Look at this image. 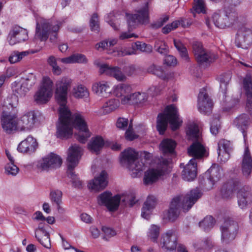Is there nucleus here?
<instances>
[{
    "mask_svg": "<svg viewBox=\"0 0 252 252\" xmlns=\"http://www.w3.org/2000/svg\"><path fill=\"white\" fill-rule=\"evenodd\" d=\"M155 47L156 50L161 54H165L168 52V48L165 43L162 41H157Z\"/></svg>",
    "mask_w": 252,
    "mask_h": 252,
    "instance_id": "obj_58",
    "label": "nucleus"
},
{
    "mask_svg": "<svg viewBox=\"0 0 252 252\" xmlns=\"http://www.w3.org/2000/svg\"><path fill=\"white\" fill-rule=\"evenodd\" d=\"M221 169L217 164H213L205 173V176L211 178L213 181L217 183L218 182L221 176Z\"/></svg>",
    "mask_w": 252,
    "mask_h": 252,
    "instance_id": "obj_42",
    "label": "nucleus"
},
{
    "mask_svg": "<svg viewBox=\"0 0 252 252\" xmlns=\"http://www.w3.org/2000/svg\"><path fill=\"white\" fill-rule=\"evenodd\" d=\"M134 93L127 94L125 97L121 99V103L123 105H133L135 104Z\"/></svg>",
    "mask_w": 252,
    "mask_h": 252,
    "instance_id": "obj_57",
    "label": "nucleus"
},
{
    "mask_svg": "<svg viewBox=\"0 0 252 252\" xmlns=\"http://www.w3.org/2000/svg\"><path fill=\"white\" fill-rule=\"evenodd\" d=\"M91 29L92 31L97 32L99 29V24L98 15L96 13H94L90 21Z\"/></svg>",
    "mask_w": 252,
    "mask_h": 252,
    "instance_id": "obj_54",
    "label": "nucleus"
},
{
    "mask_svg": "<svg viewBox=\"0 0 252 252\" xmlns=\"http://www.w3.org/2000/svg\"><path fill=\"white\" fill-rule=\"evenodd\" d=\"M174 44L176 48L180 53L181 56L185 60H187L188 59V54L187 48L179 40L174 39Z\"/></svg>",
    "mask_w": 252,
    "mask_h": 252,
    "instance_id": "obj_52",
    "label": "nucleus"
},
{
    "mask_svg": "<svg viewBox=\"0 0 252 252\" xmlns=\"http://www.w3.org/2000/svg\"><path fill=\"white\" fill-rule=\"evenodd\" d=\"M49 227V226L44 222L39 223L38 227L35 230V235L40 236V234H46L48 232L47 228Z\"/></svg>",
    "mask_w": 252,
    "mask_h": 252,
    "instance_id": "obj_62",
    "label": "nucleus"
},
{
    "mask_svg": "<svg viewBox=\"0 0 252 252\" xmlns=\"http://www.w3.org/2000/svg\"><path fill=\"white\" fill-rule=\"evenodd\" d=\"M126 17L128 26L130 29L135 28L139 24H148L150 21L148 2H146L142 7L135 10L134 14H127Z\"/></svg>",
    "mask_w": 252,
    "mask_h": 252,
    "instance_id": "obj_7",
    "label": "nucleus"
},
{
    "mask_svg": "<svg viewBox=\"0 0 252 252\" xmlns=\"http://www.w3.org/2000/svg\"><path fill=\"white\" fill-rule=\"evenodd\" d=\"M187 135L188 139L193 141V142L197 141L199 139H202L198 126L194 123H191L188 126L187 129Z\"/></svg>",
    "mask_w": 252,
    "mask_h": 252,
    "instance_id": "obj_41",
    "label": "nucleus"
},
{
    "mask_svg": "<svg viewBox=\"0 0 252 252\" xmlns=\"http://www.w3.org/2000/svg\"><path fill=\"white\" fill-rule=\"evenodd\" d=\"M212 18L216 27L223 29L232 25L236 21L237 15L232 9L225 7L215 12Z\"/></svg>",
    "mask_w": 252,
    "mask_h": 252,
    "instance_id": "obj_9",
    "label": "nucleus"
},
{
    "mask_svg": "<svg viewBox=\"0 0 252 252\" xmlns=\"http://www.w3.org/2000/svg\"><path fill=\"white\" fill-rule=\"evenodd\" d=\"M168 122L173 130L178 129L182 123V120L179 118L178 109L173 104L167 106L164 112L158 116L157 127L160 134L164 133Z\"/></svg>",
    "mask_w": 252,
    "mask_h": 252,
    "instance_id": "obj_3",
    "label": "nucleus"
},
{
    "mask_svg": "<svg viewBox=\"0 0 252 252\" xmlns=\"http://www.w3.org/2000/svg\"><path fill=\"white\" fill-rule=\"evenodd\" d=\"M195 13H205V5L204 0H194V5L192 8V11L195 17Z\"/></svg>",
    "mask_w": 252,
    "mask_h": 252,
    "instance_id": "obj_51",
    "label": "nucleus"
},
{
    "mask_svg": "<svg viewBox=\"0 0 252 252\" xmlns=\"http://www.w3.org/2000/svg\"><path fill=\"white\" fill-rule=\"evenodd\" d=\"M188 153L189 156L192 157L195 161L197 159L207 156L206 150L202 143V139L193 141L188 148Z\"/></svg>",
    "mask_w": 252,
    "mask_h": 252,
    "instance_id": "obj_24",
    "label": "nucleus"
},
{
    "mask_svg": "<svg viewBox=\"0 0 252 252\" xmlns=\"http://www.w3.org/2000/svg\"><path fill=\"white\" fill-rule=\"evenodd\" d=\"M120 106V101L116 98H112L108 100L102 106L103 113H110L117 109Z\"/></svg>",
    "mask_w": 252,
    "mask_h": 252,
    "instance_id": "obj_44",
    "label": "nucleus"
},
{
    "mask_svg": "<svg viewBox=\"0 0 252 252\" xmlns=\"http://www.w3.org/2000/svg\"><path fill=\"white\" fill-rule=\"evenodd\" d=\"M35 238L45 248L50 249L51 247V241L49 236V233L46 232V234H40V236L35 235Z\"/></svg>",
    "mask_w": 252,
    "mask_h": 252,
    "instance_id": "obj_50",
    "label": "nucleus"
},
{
    "mask_svg": "<svg viewBox=\"0 0 252 252\" xmlns=\"http://www.w3.org/2000/svg\"><path fill=\"white\" fill-rule=\"evenodd\" d=\"M37 147L38 143L36 139L29 135L19 143L17 150L21 153L31 154L34 153Z\"/></svg>",
    "mask_w": 252,
    "mask_h": 252,
    "instance_id": "obj_25",
    "label": "nucleus"
},
{
    "mask_svg": "<svg viewBox=\"0 0 252 252\" xmlns=\"http://www.w3.org/2000/svg\"><path fill=\"white\" fill-rule=\"evenodd\" d=\"M138 153L132 148L126 149L120 155V162L130 172L132 178L137 177L145 169L144 163L138 158Z\"/></svg>",
    "mask_w": 252,
    "mask_h": 252,
    "instance_id": "obj_4",
    "label": "nucleus"
},
{
    "mask_svg": "<svg viewBox=\"0 0 252 252\" xmlns=\"http://www.w3.org/2000/svg\"><path fill=\"white\" fill-rule=\"evenodd\" d=\"M215 221L213 218L211 216H207L203 220L199 223V227L207 231L210 228L213 227L214 225Z\"/></svg>",
    "mask_w": 252,
    "mask_h": 252,
    "instance_id": "obj_49",
    "label": "nucleus"
},
{
    "mask_svg": "<svg viewBox=\"0 0 252 252\" xmlns=\"http://www.w3.org/2000/svg\"><path fill=\"white\" fill-rule=\"evenodd\" d=\"M61 24V22H57L55 24L52 25V29L50 31L51 36L50 39L52 42H54L56 41L57 38V34L56 32L59 30L60 28V25Z\"/></svg>",
    "mask_w": 252,
    "mask_h": 252,
    "instance_id": "obj_60",
    "label": "nucleus"
},
{
    "mask_svg": "<svg viewBox=\"0 0 252 252\" xmlns=\"http://www.w3.org/2000/svg\"><path fill=\"white\" fill-rule=\"evenodd\" d=\"M5 172L8 175L15 176L19 172V168L14 163L10 162L6 165Z\"/></svg>",
    "mask_w": 252,
    "mask_h": 252,
    "instance_id": "obj_56",
    "label": "nucleus"
},
{
    "mask_svg": "<svg viewBox=\"0 0 252 252\" xmlns=\"http://www.w3.org/2000/svg\"><path fill=\"white\" fill-rule=\"evenodd\" d=\"M73 95L76 98L87 97L89 93L86 87L80 85L73 89Z\"/></svg>",
    "mask_w": 252,
    "mask_h": 252,
    "instance_id": "obj_46",
    "label": "nucleus"
},
{
    "mask_svg": "<svg viewBox=\"0 0 252 252\" xmlns=\"http://www.w3.org/2000/svg\"><path fill=\"white\" fill-rule=\"evenodd\" d=\"M37 120V116L33 111L29 112L18 119V130L28 131L33 128Z\"/></svg>",
    "mask_w": 252,
    "mask_h": 252,
    "instance_id": "obj_21",
    "label": "nucleus"
},
{
    "mask_svg": "<svg viewBox=\"0 0 252 252\" xmlns=\"http://www.w3.org/2000/svg\"><path fill=\"white\" fill-rule=\"evenodd\" d=\"M231 78V74L227 73L220 75L219 80L220 83V90L221 92L225 94L227 90V86Z\"/></svg>",
    "mask_w": 252,
    "mask_h": 252,
    "instance_id": "obj_45",
    "label": "nucleus"
},
{
    "mask_svg": "<svg viewBox=\"0 0 252 252\" xmlns=\"http://www.w3.org/2000/svg\"><path fill=\"white\" fill-rule=\"evenodd\" d=\"M105 144L104 139L100 136H96L91 138L88 144L90 151L97 155Z\"/></svg>",
    "mask_w": 252,
    "mask_h": 252,
    "instance_id": "obj_34",
    "label": "nucleus"
},
{
    "mask_svg": "<svg viewBox=\"0 0 252 252\" xmlns=\"http://www.w3.org/2000/svg\"><path fill=\"white\" fill-rule=\"evenodd\" d=\"M164 63L168 66H174L177 64V61L174 56L172 55H168L165 57Z\"/></svg>",
    "mask_w": 252,
    "mask_h": 252,
    "instance_id": "obj_64",
    "label": "nucleus"
},
{
    "mask_svg": "<svg viewBox=\"0 0 252 252\" xmlns=\"http://www.w3.org/2000/svg\"><path fill=\"white\" fill-rule=\"evenodd\" d=\"M136 50L141 52H150L152 51V47L144 42L137 41L132 45V49H124L118 52V55L124 56L136 54Z\"/></svg>",
    "mask_w": 252,
    "mask_h": 252,
    "instance_id": "obj_29",
    "label": "nucleus"
},
{
    "mask_svg": "<svg viewBox=\"0 0 252 252\" xmlns=\"http://www.w3.org/2000/svg\"><path fill=\"white\" fill-rule=\"evenodd\" d=\"M52 25L49 20L41 19L37 21L35 39L39 40L41 41L47 40L52 29Z\"/></svg>",
    "mask_w": 252,
    "mask_h": 252,
    "instance_id": "obj_17",
    "label": "nucleus"
},
{
    "mask_svg": "<svg viewBox=\"0 0 252 252\" xmlns=\"http://www.w3.org/2000/svg\"><path fill=\"white\" fill-rule=\"evenodd\" d=\"M156 204V199L154 196H149L144 202L142 208V217L148 220L150 218L152 210L155 208Z\"/></svg>",
    "mask_w": 252,
    "mask_h": 252,
    "instance_id": "obj_35",
    "label": "nucleus"
},
{
    "mask_svg": "<svg viewBox=\"0 0 252 252\" xmlns=\"http://www.w3.org/2000/svg\"><path fill=\"white\" fill-rule=\"evenodd\" d=\"M83 150L79 145L74 144L69 149L68 152L67 162V176L71 179L73 186L76 188H81L83 183L79 180L73 172V169L77 166L78 161L81 158Z\"/></svg>",
    "mask_w": 252,
    "mask_h": 252,
    "instance_id": "obj_5",
    "label": "nucleus"
},
{
    "mask_svg": "<svg viewBox=\"0 0 252 252\" xmlns=\"http://www.w3.org/2000/svg\"><path fill=\"white\" fill-rule=\"evenodd\" d=\"M170 162L169 159H162L156 168L150 169L146 171L143 178L144 184L149 186L157 182L160 176L168 170Z\"/></svg>",
    "mask_w": 252,
    "mask_h": 252,
    "instance_id": "obj_8",
    "label": "nucleus"
},
{
    "mask_svg": "<svg viewBox=\"0 0 252 252\" xmlns=\"http://www.w3.org/2000/svg\"><path fill=\"white\" fill-rule=\"evenodd\" d=\"M197 175V162L194 158H191L184 167L182 172V178L187 181L194 180Z\"/></svg>",
    "mask_w": 252,
    "mask_h": 252,
    "instance_id": "obj_26",
    "label": "nucleus"
},
{
    "mask_svg": "<svg viewBox=\"0 0 252 252\" xmlns=\"http://www.w3.org/2000/svg\"><path fill=\"white\" fill-rule=\"evenodd\" d=\"M192 49L195 59L200 64L212 62L217 58L215 53L204 50L200 42L193 43Z\"/></svg>",
    "mask_w": 252,
    "mask_h": 252,
    "instance_id": "obj_14",
    "label": "nucleus"
},
{
    "mask_svg": "<svg viewBox=\"0 0 252 252\" xmlns=\"http://www.w3.org/2000/svg\"><path fill=\"white\" fill-rule=\"evenodd\" d=\"M242 168L243 176L246 178H249L252 171V159L247 147L245 149Z\"/></svg>",
    "mask_w": 252,
    "mask_h": 252,
    "instance_id": "obj_33",
    "label": "nucleus"
},
{
    "mask_svg": "<svg viewBox=\"0 0 252 252\" xmlns=\"http://www.w3.org/2000/svg\"><path fill=\"white\" fill-rule=\"evenodd\" d=\"M232 150V144L229 141L221 139L218 143V158L222 162H225L230 157L229 152Z\"/></svg>",
    "mask_w": 252,
    "mask_h": 252,
    "instance_id": "obj_27",
    "label": "nucleus"
},
{
    "mask_svg": "<svg viewBox=\"0 0 252 252\" xmlns=\"http://www.w3.org/2000/svg\"><path fill=\"white\" fill-rule=\"evenodd\" d=\"M59 60L64 63H85L88 62L86 56L81 54H74L68 57Z\"/></svg>",
    "mask_w": 252,
    "mask_h": 252,
    "instance_id": "obj_40",
    "label": "nucleus"
},
{
    "mask_svg": "<svg viewBox=\"0 0 252 252\" xmlns=\"http://www.w3.org/2000/svg\"><path fill=\"white\" fill-rule=\"evenodd\" d=\"M176 143L175 141L171 139L163 140L160 144V149L162 153L166 154H173Z\"/></svg>",
    "mask_w": 252,
    "mask_h": 252,
    "instance_id": "obj_38",
    "label": "nucleus"
},
{
    "mask_svg": "<svg viewBox=\"0 0 252 252\" xmlns=\"http://www.w3.org/2000/svg\"><path fill=\"white\" fill-rule=\"evenodd\" d=\"M28 38L27 30L19 26L13 27L8 35L7 40L10 45L24 42Z\"/></svg>",
    "mask_w": 252,
    "mask_h": 252,
    "instance_id": "obj_20",
    "label": "nucleus"
},
{
    "mask_svg": "<svg viewBox=\"0 0 252 252\" xmlns=\"http://www.w3.org/2000/svg\"><path fill=\"white\" fill-rule=\"evenodd\" d=\"M200 183L205 189L210 190L213 189L216 182L213 181L211 178L206 177L204 174L200 180Z\"/></svg>",
    "mask_w": 252,
    "mask_h": 252,
    "instance_id": "obj_53",
    "label": "nucleus"
},
{
    "mask_svg": "<svg viewBox=\"0 0 252 252\" xmlns=\"http://www.w3.org/2000/svg\"><path fill=\"white\" fill-rule=\"evenodd\" d=\"M1 125L3 130L11 134L18 130V119L15 115L3 112L0 118Z\"/></svg>",
    "mask_w": 252,
    "mask_h": 252,
    "instance_id": "obj_18",
    "label": "nucleus"
},
{
    "mask_svg": "<svg viewBox=\"0 0 252 252\" xmlns=\"http://www.w3.org/2000/svg\"><path fill=\"white\" fill-rule=\"evenodd\" d=\"M135 103V104H141L145 102L148 99V94L147 93L139 92L134 93Z\"/></svg>",
    "mask_w": 252,
    "mask_h": 252,
    "instance_id": "obj_55",
    "label": "nucleus"
},
{
    "mask_svg": "<svg viewBox=\"0 0 252 252\" xmlns=\"http://www.w3.org/2000/svg\"><path fill=\"white\" fill-rule=\"evenodd\" d=\"M243 88L247 96L246 109L252 116V79L250 75L244 78Z\"/></svg>",
    "mask_w": 252,
    "mask_h": 252,
    "instance_id": "obj_30",
    "label": "nucleus"
},
{
    "mask_svg": "<svg viewBox=\"0 0 252 252\" xmlns=\"http://www.w3.org/2000/svg\"><path fill=\"white\" fill-rule=\"evenodd\" d=\"M62 192L59 189H52L50 192V199L53 205H55L58 212L62 213L63 209L61 206L62 202Z\"/></svg>",
    "mask_w": 252,
    "mask_h": 252,
    "instance_id": "obj_37",
    "label": "nucleus"
},
{
    "mask_svg": "<svg viewBox=\"0 0 252 252\" xmlns=\"http://www.w3.org/2000/svg\"><path fill=\"white\" fill-rule=\"evenodd\" d=\"M202 192L198 188L190 190L186 195H180L174 197L170 204L167 214L168 220L175 221L179 216L181 209L188 212L202 196Z\"/></svg>",
    "mask_w": 252,
    "mask_h": 252,
    "instance_id": "obj_2",
    "label": "nucleus"
},
{
    "mask_svg": "<svg viewBox=\"0 0 252 252\" xmlns=\"http://www.w3.org/2000/svg\"><path fill=\"white\" fill-rule=\"evenodd\" d=\"M239 183H236L229 182L224 185L221 191V195L223 198L228 199L231 198L233 195L234 191L238 189Z\"/></svg>",
    "mask_w": 252,
    "mask_h": 252,
    "instance_id": "obj_43",
    "label": "nucleus"
},
{
    "mask_svg": "<svg viewBox=\"0 0 252 252\" xmlns=\"http://www.w3.org/2000/svg\"><path fill=\"white\" fill-rule=\"evenodd\" d=\"M147 71L163 80H167L169 77V74L166 72L161 66L155 64H152L150 65L147 68Z\"/></svg>",
    "mask_w": 252,
    "mask_h": 252,
    "instance_id": "obj_39",
    "label": "nucleus"
},
{
    "mask_svg": "<svg viewBox=\"0 0 252 252\" xmlns=\"http://www.w3.org/2000/svg\"><path fill=\"white\" fill-rule=\"evenodd\" d=\"M237 47L248 49L252 43V31L245 27L240 28L237 32L235 41Z\"/></svg>",
    "mask_w": 252,
    "mask_h": 252,
    "instance_id": "obj_15",
    "label": "nucleus"
},
{
    "mask_svg": "<svg viewBox=\"0 0 252 252\" xmlns=\"http://www.w3.org/2000/svg\"><path fill=\"white\" fill-rule=\"evenodd\" d=\"M62 163V159L58 155L51 153L38 161L37 167L43 170H48L59 168Z\"/></svg>",
    "mask_w": 252,
    "mask_h": 252,
    "instance_id": "obj_16",
    "label": "nucleus"
},
{
    "mask_svg": "<svg viewBox=\"0 0 252 252\" xmlns=\"http://www.w3.org/2000/svg\"><path fill=\"white\" fill-rule=\"evenodd\" d=\"M131 86L126 83H119L115 85L113 88L114 95L121 98L125 97L127 94L131 93Z\"/></svg>",
    "mask_w": 252,
    "mask_h": 252,
    "instance_id": "obj_36",
    "label": "nucleus"
},
{
    "mask_svg": "<svg viewBox=\"0 0 252 252\" xmlns=\"http://www.w3.org/2000/svg\"><path fill=\"white\" fill-rule=\"evenodd\" d=\"M179 26V22L174 21L171 24H168L162 29V32L164 34L168 33L172 30L176 29Z\"/></svg>",
    "mask_w": 252,
    "mask_h": 252,
    "instance_id": "obj_63",
    "label": "nucleus"
},
{
    "mask_svg": "<svg viewBox=\"0 0 252 252\" xmlns=\"http://www.w3.org/2000/svg\"><path fill=\"white\" fill-rule=\"evenodd\" d=\"M213 102L205 89H202L198 94V108L202 113L208 114L211 112Z\"/></svg>",
    "mask_w": 252,
    "mask_h": 252,
    "instance_id": "obj_22",
    "label": "nucleus"
},
{
    "mask_svg": "<svg viewBox=\"0 0 252 252\" xmlns=\"http://www.w3.org/2000/svg\"><path fill=\"white\" fill-rule=\"evenodd\" d=\"M110 84V82L105 80L97 81L93 84L92 90L96 94L107 97L111 93Z\"/></svg>",
    "mask_w": 252,
    "mask_h": 252,
    "instance_id": "obj_32",
    "label": "nucleus"
},
{
    "mask_svg": "<svg viewBox=\"0 0 252 252\" xmlns=\"http://www.w3.org/2000/svg\"><path fill=\"white\" fill-rule=\"evenodd\" d=\"M160 232L159 226L152 224L151 225L147 233V236L151 241L154 242H157L159 236Z\"/></svg>",
    "mask_w": 252,
    "mask_h": 252,
    "instance_id": "obj_47",
    "label": "nucleus"
},
{
    "mask_svg": "<svg viewBox=\"0 0 252 252\" xmlns=\"http://www.w3.org/2000/svg\"><path fill=\"white\" fill-rule=\"evenodd\" d=\"M29 52L28 51L18 52L14 51L10 55L8 60L11 63H15L20 61L23 57L27 56Z\"/></svg>",
    "mask_w": 252,
    "mask_h": 252,
    "instance_id": "obj_48",
    "label": "nucleus"
},
{
    "mask_svg": "<svg viewBox=\"0 0 252 252\" xmlns=\"http://www.w3.org/2000/svg\"><path fill=\"white\" fill-rule=\"evenodd\" d=\"M250 123V118L246 114L240 115L233 121V125L242 132L245 140L247 137V131Z\"/></svg>",
    "mask_w": 252,
    "mask_h": 252,
    "instance_id": "obj_28",
    "label": "nucleus"
},
{
    "mask_svg": "<svg viewBox=\"0 0 252 252\" xmlns=\"http://www.w3.org/2000/svg\"><path fill=\"white\" fill-rule=\"evenodd\" d=\"M107 174L105 171H102L99 175L91 180L89 184V189L97 191L104 189L107 185Z\"/></svg>",
    "mask_w": 252,
    "mask_h": 252,
    "instance_id": "obj_31",
    "label": "nucleus"
},
{
    "mask_svg": "<svg viewBox=\"0 0 252 252\" xmlns=\"http://www.w3.org/2000/svg\"><path fill=\"white\" fill-rule=\"evenodd\" d=\"M132 198V194H117L114 196L109 191H104L97 197L98 204L105 206L110 212L116 211L120 203L124 206L128 205L129 200Z\"/></svg>",
    "mask_w": 252,
    "mask_h": 252,
    "instance_id": "obj_6",
    "label": "nucleus"
},
{
    "mask_svg": "<svg viewBox=\"0 0 252 252\" xmlns=\"http://www.w3.org/2000/svg\"><path fill=\"white\" fill-rule=\"evenodd\" d=\"M71 80L63 77L56 82L55 96L60 105L59 109V122L57 125V136L62 139L70 137L73 134V128L78 130L76 138L82 143H85L91 136L84 117L79 112L72 113L66 104L68 88Z\"/></svg>",
    "mask_w": 252,
    "mask_h": 252,
    "instance_id": "obj_1",
    "label": "nucleus"
},
{
    "mask_svg": "<svg viewBox=\"0 0 252 252\" xmlns=\"http://www.w3.org/2000/svg\"><path fill=\"white\" fill-rule=\"evenodd\" d=\"M169 19V16L167 15L164 16L157 21L154 22L151 24L150 27L154 29H157L162 27Z\"/></svg>",
    "mask_w": 252,
    "mask_h": 252,
    "instance_id": "obj_61",
    "label": "nucleus"
},
{
    "mask_svg": "<svg viewBox=\"0 0 252 252\" xmlns=\"http://www.w3.org/2000/svg\"><path fill=\"white\" fill-rule=\"evenodd\" d=\"M237 196L238 205L242 209H246L252 202V192L249 187L241 188L237 192Z\"/></svg>",
    "mask_w": 252,
    "mask_h": 252,
    "instance_id": "obj_23",
    "label": "nucleus"
},
{
    "mask_svg": "<svg viewBox=\"0 0 252 252\" xmlns=\"http://www.w3.org/2000/svg\"><path fill=\"white\" fill-rule=\"evenodd\" d=\"M177 244V237L175 231L169 230L162 235L160 246L164 251L171 252L175 251Z\"/></svg>",
    "mask_w": 252,
    "mask_h": 252,
    "instance_id": "obj_19",
    "label": "nucleus"
},
{
    "mask_svg": "<svg viewBox=\"0 0 252 252\" xmlns=\"http://www.w3.org/2000/svg\"><path fill=\"white\" fill-rule=\"evenodd\" d=\"M94 64L98 68L100 74H105L108 76L112 77L120 82L126 80V75L118 66H111L108 64L102 63L98 60H95Z\"/></svg>",
    "mask_w": 252,
    "mask_h": 252,
    "instance_id": "obj_12",
    "label": "nucleus"
},
{
    "mask_svg": "<svg viewBox=\"0 0 252 252\" xmlns=\"http://www.w3.org/2000/svg\"><path fill=\"white\" fill-rule=\"evenodd\" d=\"M53 82L49 77H43L42 85L34 96L36 103L43 104L49 100L53 94Z\"/></svg>",
    "mask_w": 252,
    "mask_h": 252,
    "instance_id": "obj_11",
    "label": "nucleus"
},
{
    "mask_svg": "<svg viewBox=\"0 0 252 252\" xmlns=\"http://www.w3.org/2000/svg\"><path fill=\"white\" fill-rule=\"evenodd\" d=\"M220 127L219 117L217 116L211 122L210 131L212 134L216 135L219 132Z\"/></svg>",
    "mask_w": 252,
    "mask_h": 252,
    "instance_id": "obj_59",
    "label": "nucleus"
},
{
    "mask_svg": "<svg viewBox=\"0 0 252 252\" xmlns=\"http://www.w3.org/2000/svg\"><path fill=\"white\" fill-rule=\"evenodd\" d=\"M238 228L237 222L231 220H226L220 227L221 242L228 244L234 240L238 233Z\"/></svg>",
    "mask_w": 252,
    "mask_h": 252,
    "instance_id": "obj_13",
    "label": "nucleus"
},
{
    "mask_svg": "<svg viewBox=\"0 0 252 252\" xmlns=\"http://www.w3.org/2000/svg\"><path fill=\"white\" fill-rule=\"evenodd\" d=\"M35 82V76L32 73L29 74L20 82H14L12 84V88L15 96L11 97L17 100V97L24 96Z\"/></svg>",
    "mask_w": 252,
    "mask_h": 252,
    "instance_id": "obj_10",
    "label": "nucleus"
}]
</instances>
